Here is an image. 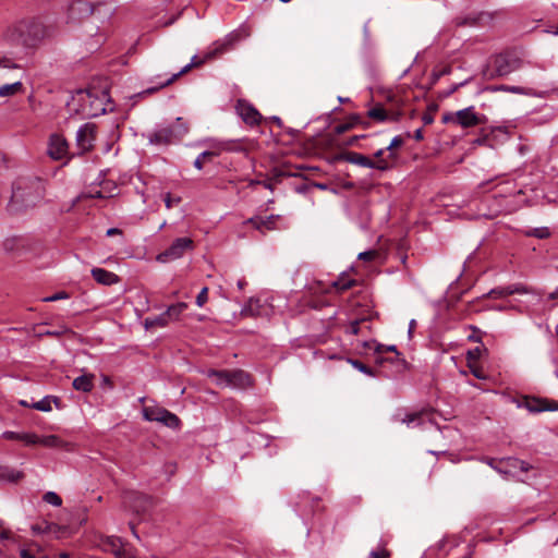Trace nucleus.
Returning a JSON list of instances; mask_svg holds the SVG:
<instances>
[{"mask_svg":"<svg viewBox=\"0 0 558 558\" xmlns=\"http://www.w3.org/2000/svg\"><path fill=\"white\" fill-rule=\"evenodd\" d=\"M56 36V27L39 16L22 17L9 24L1 33V39L12 46L36 49Z\"/></svg>","mask_w":558,"mask_h":558,"instance_id":"obj_1","label":"nucleus"},{"mask_svg":"<svg viewBox=\"0 0 558 558\" xmlns=\"http://www.w3.org/2000/svg\"><path fill=\"white\" fill-rule=\"evenodd\" d=\"M373 300L366 289L356 291L343 307L345 319L336 318L335 325H341L344 332L364 337L365 332L371 329L369 322L374 317Z\"/></svg>","mask_w":558,"mask_h":558,"instance_id":"obj_2","label":"nucleus"},{"mask_svg":"<svg viewBox=\"0 0 558 558\" xmlns=\"http://www.w3.org/2000/svg\"><path fill=\"white\" fill-rule=\"evenodd\" d=\"M66 107L71 113L83 118L98 117L113 110L108 92L97 87L76 90Z\"/></svg>","mask_w":558,"mask_h":558,"instance_id":"obj_3","label":"nucleus"},{"mask_svg":"<svg viewBox=\"0 0 558 558\" xmlns=\"http://www.w3.org/2000/svg\"><path fill=\"white\" fill-rule=\"evenodd\" d=\"M44 183L36 180H20L12 190L11 208L20 211L37 205L44 197Z\"/></svg>","mask_w":558,"mask_h":558,"instance_id":"obj_4","label":"nucleus"},{"mask_svg":"<svg viewBox=\"0 0 558 558\" xmlns=\"http://www.w3.org/2000/svg\"><path fill=\"white\" fill-rule=\"evenodd\" d=\"M189 131L182 118H177L172 124L160 125L148 134V142L153 145H170L183 138Z\"/></svg>","mask_w":558,"mask_h":558,"instance_id":"obj_5","label":"nucleus"},{"mask_svg":"<svg viewBox=\"0 0 558 558\" xmlns=\"http://www.w3.org/2000/svg\"><path fill=\"white\" fill-rule=\"evenodd\" d=\"M211 377H215L216 384L221 387L246 389L253 385L252 376L242 369L211 371Z\"/></svg>","mask_w":558,"mask_h":558,"instance_id":"obj_6","label":"nucleus"},{"mask_svg":"<svg viewBox=\"0 0 558 558\" xmlns=\"http://www.w3.org/2000/svg\"><path fill=\"white\" fill-rule=\"evenodd\" d=\"M374 362L386 375L400 373L408 367L400 351H374Z\"/></svg>","mask_w":558,"mask_h":558,"instance_id":"obj_7","label":"nucleus"},{"mask_svg":"<svg viewBox=\"0 0 558 558\" xmlns=\"http://www.w3.org/2000/svg\"><path fill=\"white\" fill-rule=\"evenodd\" d=\"M143 417L149 422H158L170 428H179V417L165 408L157 405L144 407Z\"/></svg>","mask_w":558,"mask_h":558,"instance_id":"obj_8","label":"nucleus"},{"mask_svg":"<svg viewBox=\"0 0 558 558\" xmlns=\"http://www.w3.org/2000/svg\"><path fill=\"white\" fill-rule=\"evenodd\" d=\"M520 68V60L510 53L497 54L490 65V76H505Z\"/></svg>","mask_w":558,"mask_h":558,"instance_id":"obj_9","label":"nucleus"},{"mask_svg":"<svg viewBox=\"0 0 558 558\" xmlns=\"http://www.w3.org/2000/svg\"><path fill=\"white\" fill-rule=\"evenodd\" d=\"M192 245L193 242L190 238H178L166 251L156 256V260L165 264L179 259L186 251L192 248Z\"/></svg>","mask_w":558,"mask_h":558,"instance_id":"obj_10","label":"nucleus"},{"mask_svg":"<svg viewBox=\"0 0 558 558\" xmlns=\"http://www.w3.org/2000/svg\"><path fill=\"white\" fill-rule=\"evenodd\" d=\"M123 505L136 514L145 513L151 507V499L138 492H126L123 495Z\"/></svg>","mask_w":558,"mask_h":558,"instance_id":"obj_11","label":"nucleus"},{"mask_svg":"<svg viewBox=\"0 0 558 558\" xmlns=\"http://www.w3.org/2000/svg\"><path fill=\"white\" fill-rule=\"evenodd\" d=\"M487 122V117L485 114H480L475 112L474 107H468L462 110H458L456 112V123L462 126L463 129L473 128L476 125H482Z\"/></svg>","mask_w":558,"mask_h":558,"instance_id":"obj_12","label":"nucleus"},{"mask_svg":"<svg viewBox=\"0 0 558 558\" xmlns=\"http://www.w3.org/2000/svg\"><path fill=\"white\" fill-rule=\"evenodd\" d=\"M48 156L53 160H63L69 158V144L60 134H51L47 147Z\"/></svg>","mask_w":558,"mask_h":558,"instance_id":"obj_13","label":"nucleus"},{"mask_svg":"<svg viewBox=\"0 0 558 558\" xmlns=\"http://www.w3.org/2000/svg\"><path fill=\"white\" fill-rule=\"evenodd\" d=\"M96 125L93 123L83 124L76 132V147L81 154L90 150L94 146Z\"/></svg>","mask_w":558,"mask_h":558,"instance_id":"obj_14","label":"nucleus"},{"mask_svg":"<svg viewBox=\"0 0 558 558\" xmlns=\"http://www.w3.org/2000/svg\"><path fill=\"white\" fill-rule=\"evenodd\" d=\"M519 407L525 408L531 413H539L543 411H557L558 402L554 400L536 398V397H523Z\"/></svg>","mask_w":558,"mask_h":558,"instance_id":"obj_15","label":"nucleus"},{"mask_svg":"<svg viewBox=\"0 0 558 558\" xmlns=\"http://www.w3.org/2000/svg\"><path fill=\"white\" fill-rule=\"evenodd\" d=\"M100 4L95 5L88 0H74L69 7V19L74 21L88 17Z\"/></svg>","mask_w":558,"mask_h":558,"instance_id":"obj_16","label":"nucleus"},{"mask_svg":"<svg viewBox=\"0 0 558 558\" xmlns=\"http://www.w3.org/2000/svg\"><path fill=\"white\" fill-rule=\"evenodd\" d=\"M236 111L242 120L251 126L259 124L263 119L259 111L252 104L243 99L238 100Z\"/></svg>","mask_w":558,"mask_h":558,"instance_id":"obj_17","label":"nucleus"},{"mask_svg":"<svg viewBox=\"0 0 558 558\" xmlns=\"http://www.w3.org/2000/svg\"><path fill=\"white\" fill-rule=\"evenodd\" d=\"M357 284V281L355 279H351L347 275H341L337 280L332 281L330 284H328L325 288L319 289L320 292L325 294H340L343 291H347Z\"/></svg>","mask_w":558,"mask_h":558,"instance_id":"obj_18","label":"nucleus"},{"mask_svg":"<svg viewBox=\"0 0 558 558\" xmlns=\"http://www.w3.org/2000/svg\"><path fill=\"white\" fill-rule=\"evenodd\" d=\"M279 215H270L268 217H252L250 218L246 223L252 225L256 230L265 234L267 231H271L277 229V222L280 220Z\"/></svg>","mask_w":558,"mask_h":558,"instance_id":"obj_19","label":"nucleus"},{"mask_svg":"<svg viewBox=\"0 0 558 558\" xmlns=\"http://www.w3.org/2000/svg\"><path fill=\"white\" fill-rule=\"evenodd\" d=\"M126 544L118 536H101L98 542V547L105 551L110 553L114 558L125 547Z\"/></svg>","mask_w":558,"mask_h":558,"instance_id":"obj_20","label":"nucleus"},{"mask_svg":"<svg viewBox=\"0 0 558 558\" xmlns=\"http://www.w3.org/2000/svg\"><path fill=\"white\" fill-rule=\"evenodd\" d=\"M244 144L239 141H218L211 138V157L220 154L222 150L227 151H242L244 150Z\"/></svg>","mask_w":558,"mask_h":558,"instance_id":"obj_21","label":"nucleus"},{"mask_svg":"<svg viewBox=\"0 0 558 558\" xmlns=\"http://www.w3.org/2000/svg\"><path fill=\"white\" fill-rule=\"evenodd\" d=\"M387 151L388 150L386 148H381L374 154V169L386 171L391 167V165L397 159V154L388 153L386 155Z\"/></svg>","mask_w":558,"mask_h":558,"instance_id":"obj_22","label":"nucleus"},{"mask_svg":"<svg viewBox=\"0 0 558 558\" xmlns=\"http://www.w3.org/2000/svg\"><path fill=\"white\" fill-rule=\"evenodd\" d=\"M482 352L483 351H466V361H468V366H469L471 373L476 378L486 379L487 375H486L484 368L482 367V365H480V363H478V360L482 356Z\"/></svg>","mask_w":558,"mask_h":558,"instance_id":"obj_23","label":"nucleus"},{"mask_svg":"<svg viewBox=\"0 0 558 558\" xmlns=\"http://www.w3.org/2000/svg\"><path fill=\"white\" fill-rule=\"evenodd\" d=\"M400 116V112L389 111L385 109L381 105H376L375 107L368 110V117L378 122L398 121Z\"/></svg>","mask_w":558,"mask_h":558,"instance_id":"obj_24","label":"nucleus"},{"mask_svg":"<svg viewBox=\"0 0 558 558\" xmlns=\"http://www.w3.org/2000/svg\"><path fill=\"white\" fill-rule=\"evenodd\" d=\"M530 292H531V290L526 286H523L521 283H515V284H511L508 287L495 288L489 292V296L505 298L508 295H512L514 293L523 294V293H530Z\"/></svg>","mask_w":558,"mask_h":558,"instance_id":"obj_25","label":"nucleus"},{"mask_svg":"<svg viewBox=\"0 0 558 558\" xmlns=\"http://www.w3.org/2000/svg\"><path fill=\"white\" fill-rule=\"evenodd\" d=\"M92 276L98 283L104 286H112L120 281L118 275L104 268H93Z\"/></svg>","mask_w":558,"mask_h":558,"instance_id":"obj_26","label":"nucleus"},{"mask_svg":"<svg viewBox=\"0 0 558 558\" xmlns=\"http://www.w3.org/2000/svg\"><path fill=\"white\" fill-rule=\"evenodd\" d=\"M342 159L350 163L357 165L363 168L374 169V166H375L373 159H371L369 157H367L363 154L355 153V151L343 153Z\"/></svg>","mask_w":558,"mask_h":558,"instance_id":"obj_27","label":"nucleus"},{"mask_svg":"<svg viewBox=\"0 0 558 558\" xmlns=\"http://www.w3.org/2000/svg\"><path fill=\"white\" fill-rule=\"evenodd\" d=\"M94 378L93 374L78 376L73 380L72 386L77 391L89 392L94 388Z\"/></svg>","mask_w":558,"mask_h":558,"instance_id":"obj_28","label":"nucleus"},{"mask_svg":"<svg viewBox=\"0 0 558 558\" xmlns=\"http://www.w3.org/2000/svg\"><path fill=\"white\" fill-rule=\"evenodd\" d=\"M39 445L47 448H64L66 450L72 449L69 442L63 441L59 436L56 435L39 437Z\"/></svg>","mask_w":558,"mask_h":558,"instance_id":"obj_29","label":"nucleus"},{"mask_svg":"<svg viewBox=\"0 0 558 558\" xmlns=\"http://www.w3.org/2000/svg\"><path fill=\"white\" fill-rule=\"evenodd\" d=\"M23 83L17 80L12 83L0 85V97H12L23 93Z\"/></svg>","mask_w":558,"mask_h":558,"instance_id":"obj_30","label":"nucleus"},{"mask_svg":"<svg viewBox=\"0 0 558 558\" xmlns=\"http://www.w3.org/2000/svg\"><path fill=\"white\" fill-rule=\"evenodd\" d=\"M263 305L259 300L250 299L247 304L242 308L241 315L245 317H254L262 315Z\"/></svg>","mask_w":558,"mask_h":558,"instance_id":"obj_31","label":"nucleus"},{"mask_svg":"<svg viewBox=\"0 0 558 558\" xmlns=\"http://www.w3.org/2000/svg\"><path fill=\"white\" fill-rule=\"evenodd\" d=\"M204 60L203 59H199L197 56H193V58L191 59V62L187 63L186 65H184L178 73H174L172 74V76L170 78H168L166 82L161 83L160 86L158 88H161V87H165L169 84H171L174 80H177L180 75L186 73L187 71H190L193 66H196L201 63H203Z\"/></svg>","mask_w":558,"mask_h":558,"instance_id":"obj_32","label":"nucleus"},{"mask_svg":"<svg viewBox=\"0 0 558 558\" xmlns=\"http://www.w3.org/2000/svg\"><path fill=\"white\" fill-rule=\"evenodd\" d=\"M233 44V37H230L223 41H215L211 48V59L221 56L223 52L231 50Z\"/></svg>","mask_w":558,"mask_h":558,"instance_id":"obj_33","label":"nucleus"},{"mask_svg":"<svg viewBox=\"0 0 558 558\" xmlns=\"http://www.w3.org/2000/svg\"><path fill=\"white\" fill-rule=\"evenodd\" d=\"M425 416H426V412L425 411L413 412V413L407 414L401 420V422L407 424V426H409V427L420 426V425H422L424 423V417Z\"/></svg>","mask_w":558,"mask_h":558,"instance_id":"obj_34","label":"nucleus"},{"mask_svg":"<svg viewBox=\"0 0 558 558\" xmlns=\"http://www.w3.org/2000/svg\"><path fill=\"white\" fill-rule=\"evenodd\" d=\"M168 322L169 318L165 312L155 317H147L144 322V327L147 330L153 329L155 327H165L168 324Z\"/></svg>","mask_w":558,"mask_h":558,"instance_id":"obj_35","label":"nucleus"},{"mask_svg":"<svg viewBox=\"0 0 558 558\" xmlns=\"http://www.w3.org/2000/svg\"><path fill=\"white\" fill-rule=\"evenodd\" d=\"M498 90L510 92L524 96H536V93L532 88H525L520 86L500 85L497 87Z\"/></svg>","mask_w":558,"mask_h":558,"instance_id":"obj_36","label":"nucleus"},{"mask_svg":"<svg viewBox=\"0 0 558 558\" xmlns=\"http://www.w3.org/2000/svg\"><path fill=\"white\" fill-rule=\"evenodd\" d=\"M0 477L9 482L16 483L23 477V473L13 469H1Z\"/></svg>","mask_w":558,"mask_h":558,"instance_id":"obj_37","label":"nucleus"},{"mask_svg":"<svg viewBox=\"0 0 558 558\" xmlns=\"http://www.w3.org/2000/svg\"><path fill=\"white\" fill-rule=\"evenodd\" d=\"M21 66L8 57L0 56V78L4 77L5 71L16 70Z\"/></svg>","mask_w":558,"mask_h":558,"instance_id":"obj_38","label":"nucleus"},{"mask_svg":"<svg viewBox=\"0 0 558 558\" xmlns=\"http://www.w3.org/2000/svg\"><path fill=\"white\" fill-rule=\"evenodd\" d=\"M186 307L187 305L184 302L169 306L166 311L169 320L177 319L186 310Z\"/></svg>","mask_w":558,"mask_h":558,"instance_id":"obj_39","label":"nucleus"},{"mask_svg":"<svg viewBox=\"0 0 558 558\" xmlns=\"http://www.w3.org/2000/svg\"><path fill=\"white\" fill-rule=\"evenodd\" d=\"M52 401L57 402V398L45 397L44 399L33 403L31 407L33 409L38 410V411L49 412L52 409L51 408V402Z\"/></svg>","mask_w":558,"mask_h":558,"instance_id":"obj_40","label":"nucleus"},{"mask_svg":"<svg viewBox=\"0 0 558 558\" xmlns=\"http://www.w3.org/2000/svg\"><path fill=\"white\" fill-rule=\"evenodd\" d=\"M482 15H478V16H472V15H469V16H464V17H456L454 19V24L458 26V27H462V26H475L478 24V20L481 19Z\"/></svg>","mask_w":558,"mask_h":558,"instance_id":"obj_41","label":"nucleus"},{"mask_svg":"<svg viewBox=\"0 0 558 558\" xmlns=\"http://www.w3.org/2000/svg\"><path fill=\"white\" fill-rule=\"evenodd\" d=\"M361 343H362L363 349H389V350L397 349V347L393 344L384 345L373 339H371V340L363 339V340H361Z\"/></svg>","mask_w":558,"mask_h":558,"instance_id":"obj_42","label":"nucleus"},{"mask_svg":"<svg viewBox=\"0 0 558 558\" xmlns=\"http://www.w3.org/2000/svg\"><path fill=\"white\" fill-rule=\"evenodd\" d=\"M308 306L314 310H320L329 304V301L324 296L313 295L307 302Z\"/></svg>","mask_w":558,"mask_h":558,"instance_id":"obj_43","label":"nucleus"},{"mask_svg":"<svg viewBox=\"0 0 558 558\" xmlns=\"http://www.w3.org/2000/svg\"><path fill=\"white\" fill-rule=\"evenodd\" d=\"M527 236H534L537 239H547L550 236V231L546 227L533 228L526 232Z\"/></svg>","mask_w":558,"mask_h":558,"instance_id":"obj_44","label":"nucleus"},{"mask_svg":"<svg viewBox=\"0 0 558 558\" xmlns=\"http://www.w3.org/2000/svg\"><path fill=\"white\" fill-rule=\"evenodd\" d=\"M43 499L47 504H50V505H52L54 507H60L62 505L61 497L58 494H56L54 492H47L44 495Z\"/></svg>","mask_w":558,"mask_h":558,"instance_id":"obj_45","label":"nucleus"},{"mask_svg":"<svg viewBox=\"0 0 558 558\" xmlns=\"http://www.w3.org/2000/svg\"><path fill=\"white\" fill-rule=\"evenodd\" d=\"M379 257V252L377 250H369L366 252H362L359 254V259L365 263H372Z\"/></svg>","mask_w":558,"mask_h":558,"instance_id":"obj_46","label":"nucleus"},{"mask_svg":"<svg viewBox=\"0 0 558 558\" xmlns=\"http://www.w3.org/2000/svg\"><path fill=\"white\" fill-rule=\"evenodd\" d=\"M506 462L509 466L514 468V469H520L521 471H524V472H526L530 469V466L526 462L519 460V459L508 458L506 460Z\"/></svg>","mask_w":558,"mask_h":558,"instance_id":"obj_47","label":"nucleus"},{"mask_svg":"<svg viewBox=\"0 0 558 558\" xmlns=\"http://www.w3.org/2000/svg\"><path fill=\"white\" fill-rule=\"evenodd\" d=\"M69 298H70V295L68 292L59 291L52 295L43 298L41 301L43 302H56V301H60V300H66Z\"/></svg>","mask_w":558,"mask_h":558,"instance_id":"obj_48","label":"nucleus"},{"mask_svg":"<svg viewBox=\"0 0 558 558\" xmlns=\"http://www.w3.org/2000/svg\"><path fill=\"white\" fill-rule=\"evenodd\" d=\"M17 244H19L17 238H7L2 243V247L5 252L10 253V252H13L17 247Z\"/></svg>","mask_w":558,"mask_h":558,"instance_id":"obj_49","label":"nucleus"},{"mask_svg":"<svg viewBox=\"0 0 558 558\" xmlns=\"http://www.w3.org/2000/svg\"><path fill=\"white\" fill-rule=\"evenodd\" d=\"M21 441H24L26 445H39V436L36 434L23 433L21 434Z\"/></svg>","mask_w":558,"mask_h":558,"instance_id":"obj_50","label":"nucleus"},{"mask_svg":"<svg viewBox=\"0 0 558 558\" xmlns=\"http://www.w3.org/2000/svg\"><path fill=\"white\" fill-rule=\"evenodd\" d=\"M404 141H403V137L398 135V136H395L390 144L386 147V149L389 151V153H395L393 150L401 147L403 145Z\"/></svg>","mask_w":558,"mask_h":558,"instance_id":"obj_51","label":"nucleus"},{"mask_svg":"<svg viewBox=\"0 0 558 558\" xmlns=\"http://www.w3.org/2000/svg\"><path fill=\"white\" fill-rule=\"evenodd\" d=\"M116 558H140L135 550L130 547L128 544L125 547L120 551V554Z\"/></svg>","mask_w":558,"mask_h":558,"instance_id":"obj_52","label":"nucleus"},{"mask_svg":"<svg viewBox=\"0 0 558 558\" xmlns=\"http://www.w3.org/2000/svg\"><path fill=\"white\" fill-rule=\"evenodd\" d=\"M208 300V288L204 287L196 298V304L203 306Z\"/></svg>","mask_w":558,"mask_h":558,"instance_id":"obj_53","label":"nucleus"},{"mask_svg":"<svg viewBox=\"0 0 558 558\" xmlns=\"http://www.w3.org/2000/svg\"><path fill=\"white\" fill-rule=\"evenodd\" d=\"M165 205L168 209L172 208L181 202V197H172L169 193L165 195Z\"/></svg>","mask_w":558,"mask_h":558,"instance_id":"obj_54","label":"nucleus"},{"mask_svg":"<svg viewBox=\"0 0 558 558\" xmlns=\"http://www.w3.org/2000/svg\"><path fill=\"white\" fill-rule=\"evenodd\" d=\"M468 340L472 342H481L483 345H486V342L482 340V332L477 329H473L470 335H468Z\"/></svg>","mask_w":558,"mask_h":558,"instance_id":"obj_55","label":"nucleus"},{"mask_svg":"<svg viewBox=\"0 0 558 558\" xmlns=\"http://www.w3.org/2000/svg\"><path fill=\"white\" fill-rule=\"evenodd\" d=\"M209 157V150H204L199 154V156L194 161V167L197 169L203 168V160Z\"/></svg>","mask_w":558,"mask_h":558,"instance_id":"obj_56","label":"nucleus"},{"mask_svg":"<svg viewBox=\"0 0 558 558\" xmlns=\"http://www.w3.org/2000/svg\"><path fill=\"white\" fill-rule=\"evenodd\" d=\"M369 556L371 558H389L390 553L385 548H381L379 550H373Z\"/></svg>","mask_w":558,"mask_h":558,"instance_id":"obj_57","label":"nucleus"},{"mask_svg":"<svg viewBox=\"0 0 558 558\" xmlns=\"http://www.w3.org/2000/svg\"><path fill=\"white\" fill-rule=\"evenodd\" d=\"M2 437L5 439H9V440H20L21 434L11 432V430H7L2 434Z\"/></svg>","mask_w":558,"mask_h":558,"instance_id":"obj_58","label":"nucleus"},{"mask_svg":"<svg viewBox=\"0 0 558 558\" xmlns=\"http://www.w3.org/2000/svg\"><path fill=\"white\" fill-rule=\"evenodd\" d=\"M442 122L444 123H456V112H448L442 116Z\"/></svg>","mask_w":558,"mask_h":558,"instance_id":"obj_59","label":"nucleus"},{"mask_svg":"<svg viewBox=\"0 0 558 558\" xmlns=\"http://www.w3.org/2000/svg\"><path fill=\"white\" fill-rule=\"evenodd\" d=\"M422 120H423L425 125H429V124H432L434 122V116L430 112H426V113L423 114Z\"/></svg>","mask_w":558,"mask_h":558,"instance_id":"obj_60","label":"nucleus"},{"mask_svg":"<svg viewBox=\"0 0 558 558\" xmlns=\"http://www.w3.org/2000/svg\"><path fill=\"white\" fill-rule=\"evenodd\" d=\"M292 175H296V174L289 170H281L279 173L276 174V180L279 181L281 177H292Z\"/></svg>","mask_w":558,"mask_h":558,"instance_id":"obj_61","label":"nucleus"},{"mask_svg":"<svg viewBox=\"0 0 558 558\" xmlns=\"http://www.w3.org/2000/svg\"><path fill=\"white\" fill-rule=\"evenodd\" d=\"M364 137H365V135H361V136L354 135V136H351V137L345 142V144H347V145H350V146H353V145H355V144L357 143V141H359L360 138H364Z\"/></svg>","mask_w":558,"mask_h":558,"instance_id":"obj_62","label":"nucleus"},{"mask_svg":"<svg viewBox=\"0 0 558 558\" xmlns=\"http://www.w3.org/2000/svg\"><path fill=\"white\" fill-rule=\"evenodd\" d=\"M353 365H354L355 367H357L360 371L364 372V373H367V374H369V373H371V372H369V369H368V367H367V366H365L364 364H362V363H361V362H359V361H354V362H353Z\"/></svg>","mask_w":558,"mask_h":558,"instance_id":"obj_63","label":"nucleus"},{"mask_svg":"<svg viewBox=\"0 0 558 558\" xmlns=\"http://www.w3.org/2000/svg\"><path fill=\"white\" fill-rule=\"evenodd\" d=\"M20 556L21 558H36L35 555L27 549H22Z\"/></svg>","mask_w":558,"mask_h":558,"instance_id":"obj_64","label":"nucleus"}]
</instances>
